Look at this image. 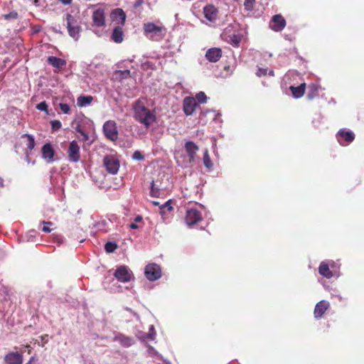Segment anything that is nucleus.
I'll use <instances>...</instances> for the list:
<instances>
[{
	"instance_id": "51",
	"label": "nucleus",
	"mask_w": 364,
	"mask_h": 364,
	"mask_svg": "<svg viewBox=\"0 0 364 364\" xmlns=\"http://www.w3.org/2000/svg\"><path fill=\"white\" fill-rule=\"evenodd\" d=\"M142 3H143V1H142L139 0V1H137L136 2V4H135V6H140Z\"/></svg>"
},
{
	"instance_id": "33",
	"label": "nucleus",
	"mask_w": 364,
	"mask_h": 364,
	"mask_svg": "<svg viewBox=\"0 0 364 364\" xmlns=\"http://www.w3.org/2000/svg\"><path fill=\"white\" fill-rule=\"evenodd\" d=\"M203 164L205 167L210 168L213 166V163L210 160L208 151H205L203 155Z\"/></svg>"
},
{
	"instance_id": "50",
	"label": "nucleus",
	"mask_w": 364,
	"mask_h": 364,
	"mask_svg": "<svg viewBox=\"0 0 364 364\" xmlns=\"http://www.w3.org/2000/svg\"><path fill=\"white\" fill-rule=\"evenodd\" d=\"M60 1H61L62 3H63L64 4H70L71 0H59Z\"/></svg>"
},
{
	"instance_id": "18",
	"label": "nucleus",
	"mask_w": 364,
	"mask_h": 364,
	"mask_svg": "<svg viewBox=\"0 0 364 364\" xmlns=\"http://www.w3.org/2000/svg\"><path fill=\"white\" fill-rule=\"evenodd\" d=\"M4 360L8 364H22L23 355L18 352H9L5 355Z\"/></svg>"
},
{
	"instance_id": "37",
	"label": "nucleus",
	"mask_w": 364,
	"mask_h": 364,
	"mask_svg": "<svg viewBox=\"0 0 364 364\" xmlns=\"http://www.w3.org/2000/svg\"><path fill=\"white\" fill-rule=\"evenodd\" d=\"M171 200H167L165 203L159 205V209H166L168 212L171 213L173 211V207L171 205Z\"/></svg>"
},
{
	"instance_id": "2",
	"label": "nucleus",
	"mask_w": 364,
	"mask_h": 364,
	"mask_svg": "<svg viewBox=\"0 0 364 364\" xmlns=\"http://www.w3.org/2000/svg\"><path fill=\"white\" fill-rule=\"evenodd\" d=\"M338 267L333 262H322L318 267V272L323 277L330 279L333 277H338Z\"/></svg>"
},
{
	"instance_id": "1",
	"label": "nucleus",
	"mask_w": 364,
	"mask_h": 364,
	"mask_svg": "<svg viewBox=\"0 0 364 364\" xmlns=\"http://www.w3.org/2000/svg\"><path fill=\"white\" fill-rule=\"evenodd\" d=\"M133 109L134 119L144 124L146 128H149L156 121L154 112L146 107L141 100L136 101Z\"/></svg>"
},
{
	"instance_id": "20",
	"label": "nucleus",
	"mask_w": 364,
	"mask_h": 364,
	"mask_svg": "<svg viewBox=\"0 0 364 364\" xmlns=\"http://www.w3.org/2000/svg\"><path fill=\"white\" fill-rule=\"evenodd\" d=\"M337 138L341 144H343L341 141V139L349 144L355 139V134L353 132L340 129L337 133Z\"/></svg>"
},
{
	"instance_id": "47",
	"label": "nucleus",
	"mask_w": 364,
	"mask_h": 364,
	"mask_svg": "<svg viewBox=\"0 0 364 364\" xmlns=\"http://www.w3.org/2000/svg\"><path fill=\"white\" fill-rule=\"evenodd\" d=\"M37 358L36 356H31L29 359V360L26 364H35V363L37 361Z\"/></svg>"
},
{
	"instance_id": "36",
	"label": "nucleus",
	"mask_w": 364,
	"mask_h": 364,
	"mask_svg": "<svg viewBox=\"0 0 364 364\" xmlns=\"http://www.w3.org/2000/svg\"><path fill=\"white\" fill-rule=\"evenodd\" d=\"M52 132H56L61 128V122L59 120H53L50 122Z\"/></svg>"
},
{
	"instance_id": "13",
	"label": "nucleus",
	"mask_w": 364,
	"mask_h": 364,
	"mask_svg": "<svg viewBox=\"0 0 364 364\" xmlns=\"http://www.w3.org/2000/svg\"><path fill=\"white\" fill-rule=\"evenodd\" d=\"M42 158L48 163L54 161L55 151L50 143L45 144L41 149Z\"/></svg>"
},
{
	"instance_id": "39",
	"label": "nucleus",
	"mask_w": 364,
	"mask_h": 364,
	"mask_svg": "<svg viewBox=\"0 0 364 364\" xmlns=\"http://www.w3.org/2000/svg\"><path fill=\"white\" fill-rule=\"evenodd\" d=\"M117 247L115 243L109 242L105 245V250L107 252H112L116 250Z\"/></svg>"
},
{
	"instance_id": "42",
	"label": "nucleus",
	"mask_w": 364,
	"mask_h": 364,
	"mask_svg": "<svg viewBox=\"0 0 364 364\" xmlns=\"http://www.w3.org/2000/svg\"><path fill=\"white\" fill-rule=\"evenodd\" d=\"M132 159L136 161H142L144 159V155L139 151H135L133 153Z\"/></svg>"
},
{
	"instance_id": "44",
	"label": "nucleus",
	"mask_w": 364,
	"mask_h": 364,
	"mask_svg": "<svg viewBox=\"0 0 364 364\" xmlns=\"http://www.w3.org/2000/svg\"><path fill=\"white\" fill-rule=\"evenodd\" d=\"M256 74L258 77L264 76L267 74V69L259 68Z\"/></svg>"
},
{
	"instance_id": "7",
	"label": "nucleus",
	"mask_w": 364,
	"mask_h": 364,
	"mask_svg": "<svg viewBox=\"0 0 364 364\" xmlns=\"http://www.w3.org/2000/svg\"><path fill=\"white\" fill-rule=\"evenodd\" d=\"M103 163L109 173L112 174H115L117 173L119 168V161L114 156H106L104 158Z\"/></svg>"
},
{
	"instance_id": "32",
	"label": "nucleus",
	"mask_w": 364,
	"mask_h": 364,
	"mask_svg": "<svg viewBox=\"0 0 364 364\" xmlns=\"http://www.w3.org/2000/svg\"><path fill=\"white\" fill-rule=\"evenodd\" d=\"M142 220H143V218L141 215H136L134 218V222L129 224V228L130 229H133V230L138 229L139 228V226L136 223L142 222Z\"/></svg>"
},
{
	"instance_id": "45",
	"label": "nucleus",
	"mask_w": 364,
	"mask_h": 364,
	"mask_svg": "<svg viewBox=\"0 0 364 364\" xmlns=\"http://www.w3.org/2000/svg\"><path fill=\"white\" fill-rule=\"evenodd\" d=\"M43 227L42 228V230L45 232H50L51 231V229L48 227V225H52L50 222H44L43 223Z\"/></svg>"
},
{
	"instance_id": "48",
	"label": "nucleus",
	"mask_w": 364,
	"mask_h": 364,
	"mask_svg": "<svg viewBox=\"0 0 364 364\" xmlns=\"http://www.w3.org/2000/svg\"><path fill=\"white\" fill-rule=\"evenodd\" d=\"M80 132L83 136V139L84 140H87L88 139V135L85 132H84L83 131H80Z\"/></svg>"
},
{
	"instance_id": "40",
	"label": "nucleus",
	"mask_w": 364,
	"mask_h": 364,
	"mask_svg": "<svg viewBox=\"0 0 364 364\" xmlns=\"http://www.w3.org/2000/svg\"><path fill=\"white\" fill-rule=\"evenodd\" d=\"M36 109L41 111H44L46 113L48 112V105L45 101L40 102L36 105Z\"/></svg>"
},
{
	"instance_id": "30",
	"label": "nucleus",
	"mask_w": 364,
	"mask_h": 364,
	"mask_svg": "<svg viewBox=\"0 0 364 364\" xmlns=\"http://www.w3.org/2000/svg\"><path fill=\"white\" fill-rule=\"evenodd\" d=\"M114 76H115L116 79L122 80L123 79H126V78L130 77V71L129 70H117L114 73Z\"/></svg>"
},
{
	"instance_id": "27",
	"label": "nucleus",
	"mask_w": 364,
	"mask_h": 364,
	"mask_svg": "<svg viewBox=\"0 0 364 364\" xmlns=\"http://www.w3.org/2000/svg\"><path fill=\"white\" fill-rule=\"evenodd\" d=\"M21 139H24V144L27 149L32 151L36 145L34 137L28 134H24L21 136Z\"/></svg>"
},
{
	"instance_id": "53",
	"label": "nucleus",
	"mask_w": 364,
	"mask_h": 364,
	"mask_svg": "<svg viewBox=\"0 0 364 364\" xmlns=\"http://www.w3.org/2000/svg\"><path fill=\"white\" fill-rule=\"evenodd\" d=\"M99 188H100V189H102V190H105V191L108 190V188H106V187L102 186H100Z\"/></svg>"
},
{
	"instance_id": "38",
	"label": "nucleus",
	"mask_w": 364,
	"mask_h": 364,
	"mask_svg": "<svg viewBox=\"0 0 364 364\" xmlns=\"http://www.w3.org/2000/svg\"><path fill=\"white\" fill-rule=\"evenodd\" d=\"M147 348H148V353L151 356H158L159 358L162 359V356L158 353V352L156 350V349L154 347H152L150 345H148Z\"/></svg>"
},
{
	"instance_id": "16",
	"label": "nucleus",
	"mask_w": 364,
	"mask_h": 364,
	"mask_svg": "<svg viewBox=\"0 0 364 364\" xmlns=\"http://www.w3.org/2000/svg\"><path fill=\"white\" fill-rule=\"evenodd\" d=\"M113 341L119 342L124 348L130 347L134 343V339L132 337L127 336L120 333H116Z\"/></svg>"
},
{
	"instance_id": "9",
	"label": "nucleus",
	"mask_w": 364,
	"mask_h": 364,
	"mask_svg": "<svg viewBox=\"0 0 364 364\" xmlns=\"http://www.w3.org/2000/svg\"><path fill=\"white\" fill-rule=\"evenodd\" d=\"M202 219V215L196 208H192L186 211V223L188 226L196 224Z\"/></svg>"
},
{
	"instance_id": "10",
	"label": "nucleus",
	"mask_w": 364,
	"mask_h": 364,
	"mask_svg": "<svg viewBox=\"0 0 364 364\" xmlns=\"http://www.w3.org/2000/svg\"><path fill=\"white\" fill-rule=\"evenodd\" d=\"M143 28L146 36H149V34H154L160 37H162V32L165 31L166 30L164 26L156 25L154 23H144Z\"/></svg>"
},
{
	"instance_id": "22",
	"label": "nucleus",
	"mask_w": 364,
	"mask_h": 364,
	"mask_svg": "<svg viewBox=\"0 0 364 364\" xmlns=\"http://www.w3.org/2000/svg\"><path fill=\"white\" fill-rule=\"evenodd\" d=\"M111 40L117 43H120L124 40V31L122 26H117L113 28Z\"/></svg>"
},
{
	"instance_id": "12",
	"label": "nucleus",
	"mask_w": 364,
	"mask_h": 364,
	"mask_svg": "<svg viewBox=\"0 0 364 364\" xmlns=\"http://www.w3.org/2000/svg\"><path fill=\"white\" fill-rule=\"evenodd\" d=\"M70 161L77 162L80 160V147L76 141H72L68 150Z\"/></svg>"
},
{
	"instance_id": "23",
	"label": "nucleus",
	"mask_w": 364,
	"mask_h": 364,
	"mask_svg": "<svg viewBox=\"0 0 364 364\" xmlns=\"http://www.w3.org/2000/svg\"><path fill=\"white\" fill-rule=\"evenodd\" d=\"M113 21H119V23L124 26L126 21V14L122 9H116L112 12Z\"/></svg>"
},
{
	"instance_id": "46",
	"label": "nucleus",
	"mask_w": 364,
	"mask_h": 364,
	"mask_svg": "<svg viewBox=\"0 0 364 364\" xmlns=\"http://www.w3.org/2000/svg\"><path fill=\"white\" fill-rule=\"evenodd\" d=\"M231 41L234 45L237 46L240 41V38L236 35H233L232 36H231Z\"/></svg>"
},
{
	"instance_id": "41",
	"label": "nucleus",
	"mask_w": 364,
	"mask_h": 364,
	"mask_svg": "<svg viewBox=\"0 0 364 364\" xmlns=\"http://www.w3.org/2000/svg\"><path fill=\"white\" fill-rule=\"evenodd\" d=\"M59 107L64 114H69L70 112V106L65 103H60Z\"/></svg>"
},
{
	"instance_id": "43",
	"label": "nucleus",
	"mask_w": 364,
	"mask_h": 364,
	"mask_svg": "<svg viewBox=\"0 0 364 364\" xmlns=\"http://www.w3.org/2000/svg\"><path fill=\"white\" fill-rule=\"evenodd\" d=\"M155 335H156V333L154 331V327L153 325H151L149 326V333L146 334V338H148L151 340H154L155 338Z\"/></svg>"
},
{
	"instance_id": "49",
	"label": "nucleus",
	"mask_w": 364,
	"mask_h": 364,
	"mask_svg": "<svg viewBox=\"0 0 364 364\" xmlns=\"http://www.w3.org/2000/svg\"><path fill=\"white\" fill-rule=\"evenodd\" d=\"M175 159H176L177 164H178V165L183 166V165L181 164V161H180V159H179V156H178L177 154H176V155H175Z\"/></svg>"
},
{
	"instance_id": "17",
	"label": "nucleus",
	"mask_w": 364,
	"mask_h": 364,
	"mask_svg": "<svg viewBox=\"0 0 364 364\" xmlns=\"http://www.w3.org/2000/svg\"><path fill=\"white\" fill-rule=\"evenodd\" d=\"M222 56V50L218 48H212L205 53V58L209 62L216 63Z\"/></svg>"
},
{
	"instance_id": "29",
	"label": "nucleus",
	"mask_w": 364,
	"mask_h": 364,
	"mask_svg": "<svg viewBox=\"0 0 364 364\" xmlns=\"http://www.w3.org/2000/svg\"><path fill=\"white\" fill-rule=\"evenodd\" d=\"M163 194V191L156 186V183H151L150 195L152 197L159 198Z\"/></svg>"
},
{
	"instance_id": "5",
	"label": "nucleus",
	"mask_w": 364,
	"mask_h": 364,
	"mask_svg": "<svg viewBox=\"0 0 364 364\" xmlns=\"http://www.w3.org/2000/svg\"><path fill=\"white\" fill-rule=\"evenodd\" d=\"M103 132L105 136L110 141H115L118 139L117 124L113 120H108L104 124Z\"/></svg>"
},
{
	"instance_id": "28",
	"label": "nucleus",
	"mask_w": 364,
	"mask_h": 364,
	"mask_svg": "<svg viewBox=\"0 0 364 364\" xmlns=\"http://www.w3.org/2000/svg\"><path fill=\"white\" fill-rule=\"evenodd\" d=\"M93 100L92 96H80L77 99V104L79 107H84L90 105Z\"/></svg>"
},
{
	"instance_id": "54",
	"label": "nucleus",
	"mask_w": 364,
	"mask_h": 364,
	"mask_svg": "<svg viewBox=\"0 0 364 364\" xmlns=\"http://www.w3.org/2000/svg\"><path fill=\"white\" fill-rule=\"evenodd\" d=\"M269 75H274V72H273V70H270V71H269Z\"/></svg>"
},
{
	"instance_id": "52",
	"label": "nucleus",
	"mask_w": 364,
	"mask_h": 364,
	"mask_svg": "<svg viewBox=\"0 0 364 364\" xmlns=\"http://www.w3.org/2000/svg\"><path fill=\"white\" fill-rule=\"evenodd\" d=\"M151 203L154 205H160L158 201L153 200Z\"/></svg>"
},
{
	"instance_id": "31",
	"label": "nucleus",
	"mask_w": 364,
	"mask_h": 364,
	"mask_svg": "<svg viewBox=\"0 0 364 364\" xmlns=\"http://www.w3.org/2000/svg\"><path fill=\"white\" fill-rule=\"evenodd\" d=\"M255 5V0H245L244 8L247 11H253Z\"/></svg>"
},
{
	"instance_id": "26",
	"label": "nucleus",
	"mask_w": 364,
	"mask_h": 364,
	"mask_svg": "<svg viewBox=\"0 0 364 364\" xmlns=\"http://www.w3.org/2000/svg\"><path fill=\"white\" fill-rule=\"evenodd\" d=\"M47 61L50 65L57 68H63L66 65L65 60L55 56H49Z\"/></svg>"
},
{
	"instance_id": "25",
	"label": "nucleus",
	"mask_w": 364,
	"mask_h": 364,
	"mask_svg": "<svg viewBox=\"0 0 364 364\" xmlns=\"http://www.w3.org/2000/svg\"><path fill=\"white\" fill-rule=\"evenodd\" d=\"M321 86L317 84H311L309 85V91L307 93V99L309 100H312L314 98L317 97L319 95V91L321 90Z\"/></svg>"
},
{
	"instance_id": "14",
	"label": "nucleus",
	"mask_w": 364,
	"mask_h": 364,
	"mask_svg": "<svg viewBox=\"0 0 364 364\" xmlns=\"http://www.w3.org/2000/svg\"><path fill=\"white\" fill-rule=\"evenodd\" d=\"M205 18L210 22H214L218 18V10L213 4H208L203 8Z\"/></svg>"
},
{
	"instance_id": "56",
	"label": "nucleus",
	"mask_w": 364,
	"mask_h": 364,
	"mask_svg": "<svg viewBox=\"0 0 364 364\" xmlns=\"http://www.w3.org/2000/svg\"><path fill=\"white\" fill-rule=\"evenodd\" d=\"M167 364H171L170 363H168Z\"/></svg>"
},
{
	"instance_id": "15",
	"label": "nucleus",
	"mask_w": 364,
	"mask_h": 364,
	"mask_svg": "<svg viewBox=\"0 0 364 364\" xmlns=\"http://www.w3.org/2000/svg\"><path fill=\"white\" fill-rule=\"evenodd\" d=\"M329 306L330 303L326 300H321L318 302L314 308V317L316 319L321 318Z\"/></svg>"
},
{
	"instance_id": "55",
	"label": "nucleus",
	"mask_w": 364,
	"mask_h": 364,
	"mask_svg": "<svg viewBox=\"0 0 364 364\" xmlns=\"http://www.w3.org/2000/svg\"><path fill=\"white\" fill-rule=\"evenodd\" d=\"M4 181V178L0 177V182H2Z\"/></svg>"
},
{
	"instance_id": "24",
	"label": "nucleus",
	"mask_w": 364,
	"mask_h": 364,
	"mask_svg": "<svg viewBox=\"0 0 364 364\" xmlns=\"http://www.w3.org/2000/svg\"><path fill=\"white\" fill-rule=\"evenodd\" d=\"M291 94L294 98H301L304 96L306 90V83H301L299 86H290Z\"/></svg>"
},
{
	"instance_id": "35",
	"label": "nucleus",
	"mask_w": 364,
	"mask_h": 364,
	"mask_svg": "<svg viewBox=\"0 0 364 364\" xmlns=\"http://www.w3.org/2000/svg\"><path fill=\"white\" fill-rule=\"evenodd\" d=\"M159 213L164 222H166L171 216V213L168 212L166 209H160Z\"/></svg>"
},
{
	"instance_id": "6",
	"label": "nucleus",
	"mask_w": 364,
	"mask_h": 364,
	"mask_svg": "<svg viewBox=\"0 0 364 364\" xmlns=\"http://www.w3.org/2000/svg\"><path fill=\"white\" fill-rule=\"evenodd\" d=\"M144 274L149 281H156L161 276V269L156 264H149L146 266Z\"/></svg>"
},
{
	"instance_id": "19",
	"label": "nucleus",
	"mask_w": 364,
	"mask_h": 364,
	"mask_svg": "<svg viewBox=\"0 0 364 364\" xmlns=\"http://www.w3.org/2000/svg\"><path fill=\"white\" fill-rule=\"evenodd\" d=\"M105 11L102 9L95 10L92 14V21L94 25L97 27H101L105 25Z\"/></svg>"
},
{
	"instance_id": "34",
	"label": "nucleus",
	"mask_w": 364,
	"mask_h": 364,
	"mask_svg": "<svg viewBox=\"0 0 364 364\" xmlns=\"http://www.w3.org/2000/svg\"><path fill=\"white\" fill-rule=\"evenodd\" d=\"M196 99L201 104L205 103L207 101V96L203 92H200L196 94Z\"/></svg>"
},
{
	"instance_id": "3",
	"label": "nucleus",
	"mask_w": 364,
	"mask_h": 364,
	"mask_svg": "<svg viewBox=\"0 0 364 364\" xmlns=\"http://www.w3.org/2000/svg\"><path fill=\"white\" fill-rule=\"evenodd\" d=\"M66 23L68 34L70 37L74 38L75 41L78 40L80 37V33L81 28L77 18L71 14H67Z\"/></svg>"
},
{
	"instance_id": "21",
	"label": "nucleus",
	"mask_w": 364,
	"mask_h": 364,
	"mask_svg": "<svg viewBox=\"0 0 364 364\" xmlns=\"http://www.w3.org/2000/svg\"><path fill=\"white\" fill-rule=\"evenodd\" d=\"M185 149L189 157L188 162H192L195 159V155L198 151V146L193 141H188L185 144Z\"/></svg>"
},
{
	"instance_id": "8",
	"label": "nucleus",
	"mask_w": 364,
	"mask_h": 364,
	"mask_svg": "<svg viewBox=\"0 0 364 364\" xmlns=\"http://www.w3.org/2000/svg\"><path fill=\"white\" fill-rule=\"evenodd\" d=\"M287 22L281 14H276L272 17L269 27L275 32L282 31L286 26Z\"/></svg>"
},
{
	"instance_id": "11",
	"label": "nucleus",
	"mask_w": 364,
	"mask_h": 364,
	"mask_svg": "<svg viewBox=\"0 0 364 364\" xmlns=\"http://www.w3.org/2000/svg\"><path fill=\"white\" fill-rule=\"evenodd\" d=\"M198 104L195 98L192 97H186L184 98L183 102V109L186 115H191L194 112Z\"/></svg>"
},
{
	"instance_id": "4",
	"label": "nucleus",
	"mask_w": 364,
	"mask_h": 364,
	"mask_svg": "<svg viewBox=\"0 0 364 364\" xmlns=\"http://www.w3.org/2000/svg\"><path fill=\"white\" fill-rule=\"evenodd\" d=\"M115 278L120 282H127L134 279V274L129 268L125 265L117 267L114 273Z\"/></svg>"
}]
</instances>
